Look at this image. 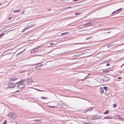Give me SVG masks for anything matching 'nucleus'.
Here are the masks:
<instances>
[{
	"label": "nucleus",
	"instance_id": "obj_22",
	"mask_svg": "<svg viewBox=\"0 0 124 124\" xmlns=\"http://www.w3.org/2000/svg\"><path fill=\"white\" fill-rule=\"evenodd\" d=\"M103 89L105 90L106 91H107L108 89V88L106 86H104L103 87Z\"/></svg>",
	"mask_w": 124,
	"mask_h": 124
},
{
	"label": "nucleus",
	"instance_id": "obj_59",
	"mask_svg": "<svg viewBox=\"0 0 124 124\" xmlns=\"http://www.w3.org/2000/svg\"><path fill=\"white\" fill-rule=\"evenodd\" d=\"M119 117H120V116L119 115Z\"/></svg>",
	"mask_w": 124,
	"mask_h": 124
},
{
	"label": "nucleus",
	"instance_id": "obj_51",
	"mask_svg": "<svg viewBox=\"0 0 124 124\" xmlns=\"http://www.w3.org/2000/svg\"><path fill=\"white\" fill-rule=\"evenodd\" d=\"M2 4L1 3H0V6H1Z\"/></svg>",
	"mask_w": 124,
	"mask_h": 124
},
{
	"label": "nucleus",
	"instance_id": "obj_17",
	"mask_svg": "<svg viewBox=\"0 0 124 124\" xmlns=\"http://www.w3.org/2000/svg\"><path fill=\"white\" fill-rule=\"evenodd\" d=\"M20 11V10L19 9H18L17 10H14L13 12L14 13H16L17 12H19Z\"/></svg>",
	"mask_w": 124,
	"mask_h": 124
},
{
	"label": "nucleus",
	"instance_id": "obj_21",
	"mask_svg": "<svg viewBox=\"0 0 124 124\" xmlns=\"http://www.w3.org/2000/svg\"><path fill=\"white\" fill-rule=\"evenodd\" d=\"M41 98L42 99H48V98L46 97H44L43 96H42V97H41Z\"/></svg>",
	"mask_w": 124,
	"mask_h": 124
},
{
	"label": "nucleus",
	"instance_id": "obj_43",
	"mask_svg": "<svg viewBox=\"0 0 124 124\" xmlns=\"http://www.w3.org/2000/svg\"><path fill=\"white\" fill-rule=\"evenodd\" d=\"M11 17H10L9 18V19H8L9 20H10L11 19Z\"/></svg>",
	"mask_w": 124,
	"mask_h": 124
},
{
	"label": "nucleus",
	"instance_id": "obj_39",
	"mask_svg": "<svg viewBox=\"0 0 124 124\" xmlns=\"http://www.w3.org/2000/svg\"><path fill=\"white\" fill-rule=\"evenodd\" d=\"M68 7V9H69L70 8H71V7L70 6V7Z\"/></svg>",
	"mask_w": 124,
	"mask_h": 124
},
{
	"label": "nucleus",
	"instance_id": "obj_53",
	"mask_svg": "<svg viewBox=\"0 0 124 124\" xmlns=\"http://www.w3.org/2000/svg\"><path fill=\"white\" fill-rule=\"evenodd\" d=\"M117 80L118 81H120V80Z\"/></svg>",
	"mask_w": 124,
	"mask_h": 124
},
{
	"label": "nucleus",
	"instance_id": "obj_13",
	"mask_svg": "<svg viewBox=\"0 0 124 124\" xmlns=\"http://www.w3.org/2000/svg\"><path fill=\"white\" fill-rule=\"evenodd\" d=\"M112 118V117H108V116H106L105 117H104L103 119H111Z\"/></svg>",
	"mask_w": 124,
	"mask_h": 124
},
{
	"label": "nucleus",
	"instance_id": "obj_32",
	"mask_svg": "<svg viewBox=\"0 0 124 124\" xmlns=\"http://www.w3.org/2000/svg\"><path fill=\"white\" fill-rule=\"evenodd\" d=\"M4 34L3 33H1V34L0 35V38L1 37V36L4 35Z\"/></svg>",
	"mask_w": 124,
	"mask_h": 124
},
{
	"label": "nucleus",
	"instance_id": "obj_10",
	"mask_svg": "<svg viewBox=\"0 0 124 124\" xmlns=\"http://www.w3.org/2000/svg\"><path fill=\"white\" fill-rule=\"evenodd\" d=\"M38 49L36 48V47L33 49L31 50V53H33L34 52H36L38 50Z\"/></svg>",
	"mask_w": 124,
	"mask_h": 124
},
{
	"label": "nucleus",
	"instance_id": "obj_27",
	"mask_svg": "<svg viewBox=\"0 0 124 124\" xmlns=\"http://www.w3.org/2000/svg\"><path fill=\"white\" fill-rule=\"evenodd\" d=\"M35 68L37 69H39L40 68H39V66H36Z\"/></svg>",
	"mask_w": 124,
	"mask_h": 124
},
{
	"label": "nucleus",
	"instance_id": "obj_47",
	"mask_svg": "<svg viewBox=\"0 0 124 124\" xmlns=\"http://www.w3.org/2000/svg\"><path fill=\"white\" fill-rule=\"evenodd\" d=\"M22 52H23V51H22V52H20V53H19V54L21 53Z\"/></svg>",
	"mask_w": 124,
	"mask_h": 124
},
{
	"label": "nucleus",
	"instance_id": "obj_58",
	"mask_svg": "<svg viewBox=\"0 0 124 124\" xmlns=\"http://www.w3.org/2000/svg\"><path fill=\"white\" fill-rule=\"evenodd\" d=\"M124 64H123V65H124Z\"/></svg>",
	"mask_w": 124,
	"mask_h": 124
},
{
	"label": "nucleus",
	"instance_id": "obj_7",
	"mask_svg": "<svg viewBox=\"0 0 124 124\" xmlns=\"http://www.w3.org/2000/svg\"><path fill=\"white\" fill-rule=\"evenodd\" d=\"M122 9V8H120L119 9L117 10H116L115 11L113 12L112 13V14H116L118 13L117 12L118 11H121Z\"/></svg>",
	"mask_w": 124,
	"mask_h": 124
},
{
	"label": "nucleus",
	"instance_id": "obj_46",
	"mask_svg": "<svg viewBox=\"0 0 124 124\" xmlns=\"http://www.w3.org/2000/svg\"><path fill=\"white\" fill-rule=\"evenodd\" d=\"M26 49H25L23 51H22L23 52Z\"/></svg>",
	"mask_w": 124,
	"mask_h": 124
},
{
	"label": "nucleus",
	"instance_id": "obj_18",
	"mask_svg": "<svg viewBox=\"0 0 124 124\" xmlns=\"http://www.w3.org/2000/svg\"><path fill=\"white\" fill-rule=\"evenodd\" d=\"M26 81V79H24L23 80L20 81V83H22L25 81Z\"/></svg>",
	"mask_w": 124,
	"mask_h": 124
},
{
	"label": "nucleus",
	"instance_id": "obj_42",
	"mask_svg": "<svg viewBox=\"0 0 124 124\" xmlns=\"http://www.w3.org/2000/svg\"><path fill=\"white\" fill-rule=\"evenodd\" d=\"M108 71H109V70H107V71H106V73H107V72H108Z\"/></svg>",
	"mask_w": 124,
	"mask_h": 124
},
{
	"label": "nucleus",
	"instance_id": "obj_16",
	"mask_svg": "<svg viewBox=\"0 0 124 124\" xmlns=\"http://www.w3.org/2000/svg\"><path fill=\"white\" fill-rule=\"evenodd\" d=\"M69 33L68 32H65L62 33L61 34V35H63L66 34H67Z\"/></svg>",
	"mask_w": 124,
	"mask_h": 124
},
{
	"label": "nucleus",
	"instance_id": "obj_23",
	"mask_svg": "<svg viewBox=\"0 0 124 124\" xmlns=\"http://www.w3.org/2000/svg\"><path fill=\"white\" fill-rule=\"evenodd\" d=\"M80 13H80V12L76 13H75V14L76 15H79L80 14Z\"/></svg>",
	"mask_w": 124,
	"mask_h": 124
},
{
	"label": "nucleus",
	"instance_id": "obj_25",
	"mask_svg": "<svg viewBox=\"0 0 124 124\" xmlns=\"http://www.w3.org/2000/svg\"><path fill=\"white\" fill-rule=\"evenodd\" d=\"M42 47V45H40L39 46H38L37 47H36V48H37L38 49L40 47Z\"/></svg>",
	"mask_w": 124,
	"mask_h": 124
},
{
	"label": "nucleus",
	"instance_id": "obj_41",
	"mask_svg": "<svg viewBox=\"0 0 124 124\" xmlns=\"http://www.w3.org/2000/svg\"><path fill=\"white\" fill-rule=\"evenodd\" d=\"M88 75H87V76H85V78L84 79H85V78H87L88 77Z\"/></svg>",
	"mask_w": 124,
	"mask_h": 124
},
{
	"label": "nucleus",
	"instance_id": "obj_20",
	"mask_svg": "<svg viewBox=\"0 0 124 124\" xmlns=\"http://www.w3.org/2000/svg\"><path fill=\"white\" fill-rule=\"evenodd\" d=\"M68 9V7H67L63 8H62V10H64L66 9Z\"/></svg>",
	"mask_w": 124,
	"mask_h": 124
},
{
	"label": "nucleus",
	"instance_id": "obj_36",
	"mask_svg": "<svg viewBox=\"0 0 124 124\" xmlns=\"http://www.w3.org/2000/svg\"><path fill=\"white\" fill-rule=\"evenodd\" d=\"M117 78L118 79H122V78L121 77H119L118 78Z\"/></svg>",
	"mask_w": 124,
	"mask_h": 124
},
{
	"label": "nucleus",
	"instance_id": "obj_49",
	"mask_svg": "<svg viewBox=\"0 0 124 124\" xmlns=\"http://www.w3.org/2000/svg\"><path fill=\"white\" fill-rule=\"evenodd\" d=\"M110 32H111V31H109V32H108V33H110Z\"/></svg>",
	"mask_w": 124,
	"mask_h": 124
},
{
	"label": "nucleus",
	"instance_id": "obj_37",
	"mask_svg": "<svg viewBox=\"0 0 124 124\" xmlns=\"http://www.w3.org/2000/svg\"><path fill=\"white\" fill-rule=\"evenodd\" d=\"M54 43H51L50 44V45H53Z\"/></svg>",
	"mask_w": 124,
	"mask_h": 124
},
{
	"label": "nucleus",
	"instance_id": "obj_3",
	"mask_svg": "<svg viewBox=\"0 0 124 124\" xmlns=\"http://www.w3.org/2000/svg\"><path fill=\"white\" fill-rule=\"evenodd\" d=\"M33 82V80L31 78H28L27 80V83L28 85H30Z\"/></svg>",
	"mask_w": 124,
	"mask_h": 124
},
{
	"label": "nucleus",
	"instance_id": "obj_12",
	"mask_svg": "<svg viewBox=\"0 0 124 124\" xmlns=\"http://www.w3.org/2000/svg\"><path fill=\"white\" fill-rule=\"evenodd\" d=\"M11 81H14L17 79V78L14 77L10 78Z\"/></svg>",
	"mask_w": 124,
	"mask_h": 124
},
{
	"label": "nucleus",
	"instance_id": "obj_11",
	"mask_svg": "<svg viewBox=\"0 0 124 124\" xmlns=\"http://www.w3.org/2000/svg\"><path fill=\"white\" fill-rule=\"evenodd\" d=\"M100 92L101 94L103 93L104 90L102 87H100Z\"/></svg>",
	"mask_w": 124,
	"mask_h": 124
},
{
	"label": "nucleus",
	"instance_id": "obj_15",
	"mask_svg": "<svg viewBox=\"0 0 124 124\" xmlns=\"http://www.w3.org/2000/svg\"><path fill=\"white\" fill-rule=\"evenodd\" d=\"M109 113V111L108 110H107L106 111L104 112L103 114H107Z\"/></svg>",
	"mask_w": 124,
	"mask_h": 124
},
{
	"label": "nucleus",
	"instance_id": "obj_35",
	"mask_svg": "<svg viewBox=\"0 0 124 124\" xmlns=\"http://www.w3.org/2000/svg\"><path fill=\"white\" fill-rule=\"evenodd\" d=\"M49 107L50 108H54L55 107L54 106H49Z\"/></svg>",
	"mask_w": 124,
	"mask_h": 124
},
{
	"label": "nucleus",
	"instance_id": "obj_14",
	"mask_svg": "<svg viewBox=\"0 0 124 124\" xmlns=\"http://www.w3.org/2000/svg\"><path fill=\"white\" fill-rule=\"evenodd\" d=\"M93 108H89L88 109L86 110L85 112H87L88 111H91L93 110Z\"/></svg>",
	"mask_w": 124,
	"mask_h": 124
},
{
	"label": "nucleus",
	"instance_id": "obj_29",
	"mask_svg": "<svg viewBox=\"0 0 124 124\" xmlns=\"http://www.w3.org/2000/svg\"><path fill=\"white\" fill-rule=\"evenodd\" d=\"M40 120H39L38 119H36L34 120V121H37V122H39Z\"/></svg>",
	"mask_w": 124,
	"mask_h": 124
},
{
	"label": "nucleus",
	"instance_id": "obj_34",
	"mask_svg": "<svg viewBox=\"0 0 124 124\" xmlns=\"http://www.w3.org/2000/svg\"><path fill=\"white\" fill-rule=\"evenodd\" d=\"M110 65V64L109 63H108L106 64V65L107 66H109Z\"/></svg>",
	"mask_w": 124,
	"mask_h": 124
},
{
	"label": "nucleus",
	"instance_id": "obj_55",
	"mask_svg": "<svg viewBox=\"0 0 124 124\" xmlns=\"http://www.w3.org/2000/svg\"><path fill=\"white\" fill-rule=\"evenodd\" d=\"M15 124H17V123H15Z\"/></svg>",
	"mask_w": 124,
	"mask_h": 124
},
{
	"label": "nucleus",
	"instance_id": "obj_24",
	"mask_svg": "<svg viewBox=\"0 0 124 124\" xmlns=\"http://www.w3.org/2000/svg\"><path fill=\"white\" fill-rule=\"evenodd\" d=\"M112 45H113V44H110L109 45H108L107 46V47L108 48H109Z\"/></svg>",
	"mask_w": 124,
	"mask_h": 124
},
{
	"label": "nucleus",
	"instance_id": "obj_6",
	"mask_svg": "<svg viewBox=\"0 0 124 124\" xmlns=\"http://www.w3.org/2000/svg\"><path fill=\"white\" fill-rule=\"evenodd\" d=\"M102 117L101 116H99L98 115H95L93 116V118L94 119H97L100 118Z\"/></svg>",
	"mask_w": 124,
	"mask_h": 124
},
{
	"label": "nucleus",
	"instance_id": "obj_28",
	"mask_svg": "<svg viewBox=\"0 0 124 124\" xmlns=\"http://www.w3.org/2000/svg\"><path fill=\"white\" fill-rule=\"evenodd\" d=\"M25 30V28H24V29H23L22 31H21V32H24L25 30Z\"/></svg>",
	"mask_w": 124,
	"mask_h": 124
},
{
	"label": "nucleus",
	"instance_id": "obj_8",
	"mask_svg": "<svg viewBox=\"0 0 124 124\" xmlns=\"http://www.w3.org/2000/svg\"><path fill=\"white\" fill-rule=\"evenodd\" d=\"M35 24H33L27 26L25 28V29L26 30H27L29 28L33 27L35 26Z\"/></svg>",
	"mask_w": 124,
	"mask_h": 124
},
{
	"label": "nucleus",
	"instance_id": "obj_56",
	"mask_svg": "<svg viewBox=\"0 0 124 124\" xmlns=\"http://www.w3.org/2000/svg\"><path fill=\"white\" fill-rule=\"evenodd\" d=\"M39 64V63H37V64H37V65H38V64Z\"/></svg>",
	"mask_w": 124,
	"mask_h": 124
},
{
	"label": "nucleus",
	"instance_id": "obj_4",
	"mask_svg": "<svg viewBox=\"0 0 124 124\" xmlns=\"http://www.w3.org/2000/svg\"><path fill=\"white\" fill-rule=\"evenodd\" d=\"M8 88H14L15 87V85L12 82H9L8 84Z\"/></svg>",
	"mask_w": 124,
	"mask_h": 124
},
{
	"label": "nucleus",
	"instance_id": "obj_45",
	"mask_svg": "<svg viewBox=\"0 0 124 124\" xmlns=\"http://www.w3.org/2000/svg\"><path fill=\"white\" fill-rule=\"evenodd\" d=\"M26 49H25L23 51H22L23 52Z\"/></svg>",
	"mask_w": 124,
	"mask_h": 124
},
{
	"label": "nucleus",
	"instance_id": "obj_2",
	"mask_svg": "<svg viewBox=\"0 0 124 124\" xmlns=\"http://www.w3.org/2000/svg\"><path fill=\"white\" fill-rule=\"evenodd\" d=\"M110 79V78L105 75H103L102 76V78L101 80L103 81H107L109 80Z\"/></svg>",
	"mask_w": 124,
	"mask_h": 124
},
{
	"label": "nucleus",
	"instance_id": "obj_19",
	"mask_svg": "<svg viewBox=\"0 0 124 124\" xmlns=\"http://www.w3.org/2000/svg\"><path fill=\"white\" fill-rule=\"evenodd\" d=\"M35 90H36L38 91H39L43 92V91H44V90H40L39 89H36V88H35Z\"/></svg>",
	"mask_w": 124,
	"mask_h": 124
},
{
	"label": "nucleus",
	"instance_id": "obj_48",
	"mask_svg": "<svg viewBox=\"0 0 124 124\" xmlns=\"http://www.w3.org/2000/svg\"><path fill=\"white\" fill-rule=\"evenodd\" d=\"M51 10V9H48V10H48V11H50V10Z\"/></svg>",
	"mask_w": 124,
	"mask_h": 124
},
{
	"label": "nucleus",
	"instance_id": "obj_38",
	"mask_svg": "<svg viewBox=\"0 0 124 124\" xmlns=\"http://www.w3.org/2000/svg\"><path fill=\"white\" fill-rule=\"evenodd\" d=\"M24 11H23L22 12V14H24Z\"/></svg>",
	"mask_w": 124,
	"mask_h": 124
},
{
	"label": "nucleus",
	"instance_id": "obj_33",
	"mask_svg": "<svg viewBox=\"0 0 124 124\" xmlns=\"http://www.w3.org/2000/svg\"><path fill=\"white\" fill-rule=\"evenodd\" d=\"M91 39V37H89L86 38V39L87 40H88V39Z\"/></svg>",
	"mask_w": 124,
	"mask_h": 124
},
{
	"label": "nucleus",
	"instance_id": "obj_50",
	"mask_svg": "<svg viewBox=\"0 0 124 124\" xmlns=\"http://www.w3.org/2000/svg\"><path fill=\"white\" fill-rule=\"evenodd\" d=\"M90 74H90V73H89V74H88V75H88V76L89 75H90Z\"/></svg>",
	"mask_w": 124,
	"mask_h": 124
},
{
	"label": "nucleus",
	"instance_id": "obj_9",
	"mask_svg": "<svg viewBox=\"0 0 124 124\" xmlns=\"http://www.w3.org/2000/svg\"><path fill=\"white\" fill-rule=\"evenodd\" d=\"M93 22H90L85 23L84 24V26H86L87 25V26H89L93 24Z\"/></svg>",
	"mask_w": 124,
	"mask_h": 124
},
{
	"label": "nucleus",
	"instance_id": "obj_40",
	"mask_svg": "<svg viewBox=\"0 0 124 124\" xmlns=\"http://www.w3.org/2000/svg\"><path fill=\"white\" fill-rule=\"evenodd\" d=\"M20 83V81H19L16 83V84H18V83Z\"/></svg>",
	"mask_w": 124,
	"mask_h": 124
},
{
	"label": "nucleus",
	"instance_id": "obj_26",
	"mask_svg": "<svg viewBox=\"0 0 124 124\" xmlns=\"http://www.w3.org/2000/svg\"><path fill=\"white\" fill-rule=\"evenodd\" d=\"M7 123V121L6 120L3 123V124H6Z\"/></svg>",
	"mask_w": 124,
	"mask_h": 124
},
{
	"label": "nucleus",
	"instance_id": "obj_1",
	"mask_svg": "<svg viewBox=\"0 0 124 124\" xmlns=\"http://www.w3.org/2000/svg\"><path fill=\"white\" fill-rule=\"evenodd\" d=\"M8 115L9 118L13 119L16 117V114L13 113H10L8 114Z\"/></svg>",
	"mask_w": 124,
	"mask_h": 124
},
{
	"label": "nucleus",
	"instance_id": "obj_30",
	"mask_svg": "<svg viewBox=\"0 0 124 124\" xmlns=\"http://www.w3.org/2000/svg\"><path fill=\"white\" fill-rule=\"evenodd\" d=\"M113 105L114 106V108H115L117 106V105L116 104H113Z\"/></svg>",
	"mask_w": 124,
	"mask_h": 124
},
{
	"label": "nucleus",
	"instance_id": "obj_54",
	"mask_svg": "<svg viewBox=\"0 0 124 124\" xmlns=\"http://www.w3.org/2000/svg\"><path fill=\"white\" fill-rule=\"evenodd\" d=\"M85 124H87V123H85Z\"/></svg>",
	"mask_w": 124,
	"mask_h": 124
},
{
	"label": "nucleus",
	"instance_id": "obj_52",
	"mask_svg": "<svg viewBox=\"0 0 124 124\" xmlns=\"http://www.w3.org/2000/svg\"><path fill=\"white\" fill-rule=\"evenodd\" d=\"M118 119H122L121 118H118Z\"/></svg>",
	"mask_w": 124,
	"mask_h": 124
},
{
	"label": "nucleus",
	"instance_id": "obj_5",
	"mask_svg": "<svg viewBox=\"0 0 124 124\" xmlns=\"http://www.w3.org/2000/svg\"><path fill=\"white\" fill-rule=\"evenodd\" d=\"M25 86V84H21L18 85L17 86L18 88L20 89H21L23 88Z\"/></svg>",
	"mask_w": 124,
	"mask_h": 124
},
{
	"label": "nucleus",
	"instance_id": "obj_57",
	"mask_svg": "<svg viewBox=\"0 0 124 124\" xmlns=\"http://www.w3.org/2000/svg\"><path fill=\"white\" fill-rule=\"evenodd\" d=\"M37 55H34V56H37Z\"/></svg>",
	"mask_w": 124,
	"mask_h": 124
},
{
	"label": "nucleus",
	"instance_id": "obj_31",
	"mask_svg": "<svg viewBox=\"0 0 124 124\" xmlns=\"http://www.w3.org/2000/svg\"><path fill=\"white\" fill-rule=\"evenodd\" d=\"M42 66H43V64H41L39 65L38 66L39 67V68H40Z\"/></svg>",
	"mask_w": 124,
	"mask_h": 124
},
{
	"label": "nucleus",
	"instance_id": "obj_44",
	"mask_svg": "<svg viewBox=\"0 0 124 124\" xmlns=\"http://www.w3.org/2000/svg\"><path fill=\"white\" fill-rule=\"evenodd\" d=\"M19 92V90H17L16 91V92Z\"/></svg>",
	"mask_w": 124,
	"mask_h": 124
}]
</instances>
